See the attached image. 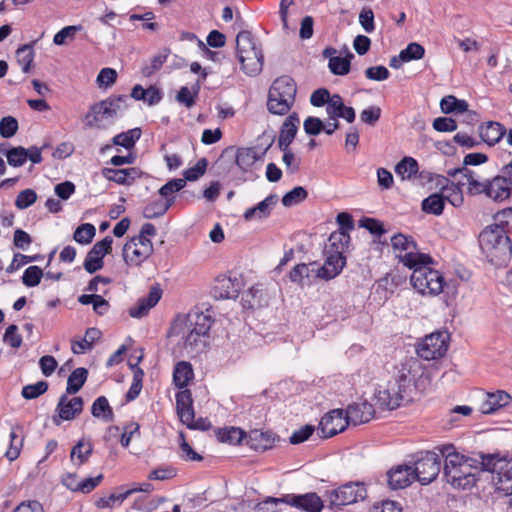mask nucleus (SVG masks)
<instances>
[{
    "instance_id": "nucleus-49",
    "label": "nucleus",
    "mask_w": 512,
    "mask_h": 512,
    "mask_svg": "<svg viewBox=\"0 0 512 512\" xmlns=\"http://www.w3.org/2000/svg\"><path fill=\"white\" fill-rule=\"evenodd\" d=\"M354 58V55L351 52L345 57H331L329 59V69L335 75H346L350 71L351 59Z\"/></svg>"
},
{
    "instance_id": "nucleus-51",
    "label": "nucleus",
    "mask_w": 512,
    "mask_h": 512,
    "mask_svg": "<svg viewBox=\"0 0 512 512\" xmlns=\"http://www.w3.org/2000/svg\"><path fill=\"white\" fill-rule=\"evenodd\" d=\"M141 137V129L134 128L130 129L126 132H122L113 138V143L115 145L122 146L126 149H131L134 147L135 142Z\"/></svg>"
},
{
    "instance_id": "nucleus-61",
    "label": "nucleus",
    "mask_w": 512,
    "mask_h": 512,
    "mask_svg": "<svg viewBox=\"0 0 512 512\" xmlns=\"http://www.w3.org/2000/svg\"><path fill=\"white\" fill-rule=\"evenodd\" d=\"M82 29L81 25L66 26L54 35L53 42L55 45H64L67 39L73 40L76 33Z\"/></svg>"
},
{
    "instance_id": "nucleus-25",
    "label": "nucleus",
    "mask_w": 512,
    "mask_h": 512,
    "mask_svg": "<svg viewBox=\"0 0 512 512\" xmlns=\"http://www.w3.org/2000/svg\"><path fill=\"white\" fill-rule=\"evenodd\" d=\"M300 118L296 112L291 113L280 127L278 137V147L280 150H286L296 137Z\"/></svg>"
},
{
    "instance_id": "nucleus-46",
    "label": "nucleus",
    "mask_w": 512,
    "mask_h": 512,
    "mask_svg": "<svg viewBox=\"0 0 512 512\" xmlns=\"http://www.w3.org/2000/svg\"><path fill=\"white\" fill-rule=\"evenodd\" d=\"M217 438L220 442L239 444L246 437L245 432L237 427H225L217 430Z\"/></svg>"
},
{
    "instance_id": "nucleus-54",
    "label": "nucleus",
    "mask_w": 512,
    "mask_h": 512,
    "mask_svg": "<svg viewBox=\"0 0 512 512\" xmlns=\"http://www.w3.org/2000/svg\"><path fill=\"white\" fill-rule=\"evenodd\" d=\"M311 276L316 277V270L310 269L309 266L305 263L297 264L290 272L289 279L298 284H303L305 278H310Z\"/></svg>"
},
{
    "instance_id": "nucleus-24",
    "label": "nucleus",
    "mask_w": 512,
    "mask_h": 512,
    "mask_svg": "<svg viewBox=\"0 0 512 512\" xmlns=\"http://www.w3.org/2000/svg\"><path fill=\"white\" fill-rule=\"evenodd\" d=\"M512 396L504 391L487 392L485 399L481 402L479 410L483 414H493L501 408L508 406Z\"/></svg>"
},
{
    "instance_id": "nucleus-50",
    "label": "nucleus",
    "mask_w": 512,
    "mask_h": 512,
    "mask_svg": "<svg viewBox=\"0 0 512 512\" xmlns=\"http://www.w3.org/2000/svg\"><path fill=\"white\" fill-rule=\"evenodd\" d=\"M419 169L418 162L412 157H404L395 167L397 175L403 179H410L417 174Z\"/></svg>"
},
{
    "instance_id": "nucleus-35",
    "label": "nucleus",
    "mask_w": 512,
    "mask_h": 512,
    "mask_svg": "<svg viewBox=\"0 0 512 512\" xmlns=\"http://www.w3.org/2000/svg\"><path fill=\"white\" fill-rule=\"evenodd\" d=\"M175 197L165 199H156L148 203L143 208V217L146 219H154L163 216L173 205Z\"/></svg>"
},
{
    "instance_id": "nucleus-16",
    "label": "nucleus",
    "mask_w": 512,
    "mask_h": 512,
    "mask_svg": "<svg viewBox=\"0 0 512 512\" xmlns=\"http://www.w3.org/2000/svg\"><path fill=\"white\" fill-rule=\"evenodd\" d=\"M349 425L343 409H333L325 414L320 423L318 430L322 438L333 437L341 433Z\"/></svg>"
},
{
    "instance_id": "nucleus-37",
    "label": "nucleus",
    "mask_w": 512,
    "mask_h": 512,
    "mask_svg": "<svg viewBox=\"0 0 512 512\" xmlns=\"http://www.w3.org/2000/svg\"><path fill=\"white\" fill-rule=\"evenodd\" d=\"M391 245L394 251L400 252V254L397 255L399 260L401 256H406L410 253L413 255L421 254L417 251L415 241L411 237H407L400 233L391 238Z\"/></svg>"
},
{
    "instance_id": "nucleus-19",
    "label": "nucleus",
    "mask_w": 512,
    "mask_h": 512,
    "mask_svg": "<svg viewBox=\"0 0 512 512\" xmlns=\"http://www.w3.org/2000/svg\"><path fill=\"white\" fill-rule=\"evenodd\" d=\"M481 461L477 464L481 465V469L484 471H488L491 473L497 474V482L499 488L502 490H507L509 487L504 488L503 483L507 482L505 479V472L509 470L512 464V461H507L503 458H499L497 454H488V455H480Z\"/></svg>"
},
{
    "instance_id": "nucleus-18",
    "label": "nucleus",
    "mask_w": 512,
    "mask_h": 512,
    "mask_svg": "<svg viewBox=\"0 0 512 512\" xmlns=\"http://www.w3.org/2000/svg\"><path fill=\"white\" fill-rule=\"evenodd\" d=\"M484 186L485 189L482 194L494 201H503L511 195L512 179L501 173L491 180L487 179Z\"/></svg>"
},
{
    "instance_id": "nucleus-11",
    "label": "nucleus",
    "mask_w": 512,
    "mask_h": 512,
    "mask_svg": "<svg viewBox=\"0 0 512 512\" xmlns=\"http://www.w3.org/2000/svg\"><path fill=\"white\" fill-rule=\"evenodd\" d=\"M367 497V489L362 482H348L329 492V506L341 507L362 501Z\"/></svg>"
},
{
    "instance_id": "nucleus-44",
    "label": "nucleus",
    "mask_w": 512,
    "mask_h": 512,
    "mask_svg": "<svg viewBox=\"0 0 512 512\" xmlns=\"http://www.w3.org/2000/svg\"><path fill=\"white\" fill-rule=\"evenodd\" d=\"M440 108L445 114L464 113L468 110V103L465 100L457 99L453 95H448L441 99Z\"/></svg>"
},
{
    "instance_id": "nucleus-36",
    "label": "nucleus",
    "mask_w": 512,
    "mask_h": 512,
    "mask_svg": "<svg viewBox=\"0 0 512 512\" xmlns=\"http://www.w3.org/2000/svg\"><path fill=\"white\" fill-rule=\"evenodd\" d=\"M438 184L443 185L442 192L444 194L445 201H448L454 207H459L463 203V195L461 191L462 185L458 183L455 185L451 183V186L448 187L449 179L444 176L438 177Z\"/></svg>"
},
{
    "instance_id": "nucleus-32",
    "label": "nucleus",
    "mask_w": 512,
    "mask_h": 512,
    "mask_svg": "<svg viewBox=\"0 0 512 512\" xmlns=\"http://www.w3.org/2000/svg\"><path fill=\"white\" fill-rule=\"evenodd\" d=\"M278 201L277 195L271 194L263 201L259 202L256 206L246 209L244 212V219L251 221L254 219H264L270 216L273 207Z\"/></svg>"
},
{
    "instance_id": "nucleus-39",
    "label": "nucleus",
    "mask_w": 512,
    "mask_h": 512,
    "mask_svg": "<svg viewBox=\"0 0 512 512\" xmlns=\"http://www.w3.org/2000/svg\"><path fill=\"white\" fill-rule=\"evenodd\" d=\"M101 332L97 328H88L85 332V336L81 341L72 342V351L74 354H82L87 350L93 348L94 343L100 339Z\"/></svg>"
},
{
    "instance_id": "nucleus-13",
    "label": "nucleus",
    "mask_w": 512,
    "mask_h": 512,
    "mask_svg": "<svg viewBox=\"0 0 512 512\" xmlns=\"http://www.w3.org/2000/svg\"><path fill=\"white\" fill-rule=\"evenodd\" d=\"M400 389L397 383L391 380L388 381L385 386H379L374 395L376 404L379 405L381 409L393 410L411 402L413 396L409 395L408 392L403 393V397L399 398L400 395L398 396V392H400Z\"/></svg>"
},
{
    "instance_id": "nucleus-15",
    "label": "nucleus",
    "mask_w": 512,
    "mask_h": 512,
    "mask_svg": "<svg viewBox=\"0 0 512 512\" xmlns=\"http://www.w3.org/2000/svg\"><path fill=\"white\" fill-rule=\"evenodd\" d=\"M280 500L303 512H322L324 502L315 492L305 494H286L280 497Z\"/></svg>"
},
{
    "instance_id": "nucleus-27",
    "label": "nucleus",
    "mask_w": 512,
    "mask_h": 512,
    "mask_svg": "<svg viewBox=\"0 0 512 512\" xmlns=\"http://www.w3.org/2000/svg\"><path fill=\"white\" fill-rule=\"evenodd\" d=\"M83 410V399L73 397L69 399L67 395H62L57 404L56 411L61 420L69 421L75 418Z\"/></svg>"
},
{
    "instance_id": "nucleus-23",
    "label": "nucleus",
    "mask_w": 512,
    "mask_h": 512,
    "mask_svg": "<svg viewBox=\"0 0 512 512\" xmlns=\"http://www.w3.org/2000/svg\"><path fill=\"white\" fill-rule=\"evenodd\" d=\"M102 175L119 185L130 186L142 176V172L136 167L123 169L105 167L102 169Z\"/></svg>"
},
{
    "instance_id": "nucleus-52",
    "label": "nucleus",
    "mask_w": 512,
    "mask_h": 512,
    "mask_svg": "<svg viewBox=\"0 0 512 512\" xmlns=\"http://www.w3.org/2000/svg\"><path fill=\"white\" fill-rule=\"evenodd\" d=\"M168 49H163L159 53L153 56L151 63L142 67L141 72L145 77L151 76L153 73L158 71L162 65L166 62L169 55Z\"/></svg>"
},
{
    "instance_id": "nucleus-26",
    "label": "nucleus",
    "mask_w": 512,
    "mask_h": 512,
    "mask_svg": "<svg viewBox=\"0 0 512 512\" xmlns=\"http://www.w3.org/2000/svg\"><path fill=\"white\" fill-rule=\"evenodd\" d=\"M388 485L391 489H403L408 487L414 480L412 466L399 465L387 472Z\"/></svg>"
},
{
    "instance_id": "nucleus-62",
    "label": "nucleus",
    "mask_w": 512,
    "mask_h": 512,
    "mask_svg": "<svg viewBox=\"0 0 512 512\" xmlns=\"http://www.w3.org/2000/svg\"><path fill=\"white\" fill-rule=\"evenodd\" d=\"M37 200V194L33 189H25L19 192L15 200V206L24 210L33 205Z\"/></svg>"
},
{
    "instance_id": "nucleus-7",
    "label": "nucleus",
    "mask_w": 512,
    "mask_h": 512,
    "mask_svg": "<svg viewBox=\"0 0 512 512\" xmlns=\"http://www.w3.org/2000/svg\"><path fill=\"white\" fill-rule=\"evenodd\" d=\"M236 52L243 72L258 75L263 69L264 55L249 31H240L236 37Z\"/></svg>"
},
{
    "instance_id": "nucleus-20",
    "label": "nucleus",
    "mask_w": 512,
    "mask_h": 512,
    "mask_svg": "<svg viewBox=\"0 0 512 512\" xmlns=\"http://www.w3.org/2000/svg\"><path fill=\"white\" fill-rule=\"evenodd\" d=\"M241 290V283L237 278L220 275L212 287V294L217 299H234Z\"/></svg>"
},
{
    "instance_id": "nucleus-38",
    "label": "nucleus",
    "mask_w": 512,
    "mask_h": 512,
    "mask_svg": "<svg viewBox=\"0 0 512 512\" xmlns=\"http://www.w3.org/2000/svg\"><path fill=\"white\" fill-rule=\"evenodd\" d=\"M194 372L191 363L187 361L178 362L173 370V382L178 388H185L193 379Z\"/></svg>"
},
{
    "instance_id": "nucleus-48",
    "label": "nucleus",
    "mask_w": 512,
    "mask_h": 512,
    "mask_svg": "<svg viewBox=\"0 0 512 512\" xmlns=\"http://www.w3.org/2000/svg\"><path fill=\"white\" fill-rule=\"evenodd\" d=\"M91 413L94 417H102L105 421H112L114 413L105 396L98 397L92 404Z\"/></svg>"
},
{
    "instance_id": "nucleus-56",
    "label": "nucleus",
    "mask_w": 512,
    "mask_h": 512,
    "mask_svg": "<svg viewBox=\"0 0 512 512\" xmlns=\"http://www.w3.org/2000/svg\"><path fill=\"white\" fill-rule=\"evenodd\" d=\"M307 196L308 193L305 188L297 186L283 196L282 204L285 207H291L304 201Z\"/></svg>"
},
{
    "instance_id": "nucleus-28",
    "label": "nucleus",
    "mask_w": 512,
    "mask_h": 512,
    "mask_svg": "<svg viewBox=\"0 0 512 512\" xmlns=\"http://www.w3.org/2000/svg\"><path fill=\"white\" fill-rule=\"evenodd\" d=\"M162 290L155 286L152 287L146 297L140 298L136 305L130 308L129 314L133 318H141L149 312L161 299Z\"/></svg>"
},
{
    "instance_id": "nucleus-57",
    "label": "nucleus",
    "mask_w": 512,
    "mask_h": 512,
    "mask_svg": "<svg viewBox=\"0 0 512 512\" xmlns=\"http://www.w3.org/2000/svg\"><path fill=\"white\" fill-rule=\"evenodd\" d=\"M425 49L424 47L416 42L409 43L405 49L401 50L400 58L402 61H412L419 60L424 57Z\"/></svg>"
},
{
    "instance_id": "nucleus-17",
    "label": "nucleus",
    "mask_w": 512,
    "mask_h": 512,
    "mask_svg": "<svg viewBox=\"0 0 512 512\" xmlns=\"http://www.w3.org/2000/svg\"><path fill=\"white\" fill-rule=\"evenodd\" d=\"M113 239L110 236H106L103 240L95 243L92 249L87 253L84 260V269L93 274L100 270L103 265V258L106 254L110 253L112 249Z\"/></svg>"
},
{
    "instance_id": "nucleus-2",
    "label": "nucleus",
    "mask_w": 512,
    "mask_h": 512,
    "mask_svg": "<svg viewBox=\"0 0 512 512\" xmlns=\"http://www.w3.org/2000/svg\"><path fill=\"white\" fill-rule=\"evenodd\" d=\"M400 262L413 272L410 282L422 295H438L444 289V277L431 267L433 258L428 254H408L400 257Z\"/></svg>"
},
{
    "instance_id": "nucleus-31",
    "label": "nucleus",
    "mask_w": 512,
    "mask_h": 512,
    "mask_svg": "<svg viewBox=\"0 0 512 512\" xmlns=\"http://www.w3.org/2000/svg\"><path fill=\"white\" fill-rule=\"evenodd\" d=\"M479 136L489 146L498 143L506 133L505 127L499 122L488 121L479 126Z\"/></svg>"
},
{
    "instance_id": "nucleus-30",
    "label": "nucleus",
    "mask_w": 512,
    "mask_h": 512,
    "mask_svg": "<svg viewBox=\"0 0 512 512\" xmlns=\"http://www.w3.org/2000/svg\"><path fill=\"white\" fill-rule=\"evenodd\" d=\"M149 257L147 245L140 247L135 240L130 239L123 247V258L128 265L140 266Z\"/></svg>"
},
{
    "instance_id": "nucleus-60",
    "label": "nucleus",
    "mask_w": 512,
    "mask_h": 512,
    "mask_svg": "<svg viewBox=\"0 0 512 512\" xmlns=\"http://www.w3.org/2000/svg\"><path fill=\"white\" fill-rule=\"evenodd\" d=\"M27 155V149L22 146L11 148L7 153V162L10 166L20 167L26 163Z\"/></svg>"
},
{
    "instance_id": "nucleus-14",
    "label": "nucleus",
    "mask_w": 512,
    "mask_h": 512,
    "mask_svg": "<svg viewBox=\"0 0 512 512\" xmlns=\"http://www.w3.org/2000/svg\"><path fill=\"white\" fill-rule=\"evenodd\" d=\"M449 177L458 181L459 185H468V193L470 195H480L485 189L487 178L482 177L479 173L468 167H459L447 171Z\"/></svg>"
},
{
    "instance_id": "nucleus-8",
    "label": "nucleus",
    "mask_w": 512,
    "mask_h": 512,
    "mask_svg": "<svg viewBox=\"0 0 512 512\" xmlns=\"http://www.w3.org/2000/svg\"><path fill=\"white\" fill-rule=\"evenodd\" d=\"M176 408L180 421L193 430H208L211 423L207 418H198L195 420L192 394L189 389H183L176 393Z\"/></svg>"
},
{
    "instance_id": "nucleus-43",
    "label": "nucleus",
    "mask_w": 512,
    "mask_h": 512,
    "mask_svg": "<svg viewBox=\"0 0 512 512\" xmlns=\"http://www.w3.org/2000/svg\"><path fill=\"white\" fill-rule=\"evenodd\" d=\"M88 377V370L83 367H79L72 371L67 380V394H75L77 393L84 383L86 382Z\"/></svg>"
},
{
    "instance_id": "nucleus-59",
    "label": "nucleus",
    "mask_w": 512,
    "mask_h": 512,
    "mask_svg": "<svg viewBox=\"0 0 512 512\" xmlns=\"http://www.w3.org/2000/svg\"><path fill=\"white\" fill-rule=\"evenodd\" d=\"M43 277V271L38 266H29L23 273L22 282L27 287L37 286L41 278Z\"/></svg>"
},
{
    "instance_id": "nucleus-29",
    "label": "nucleus",
    "mask_w": 512,
    "mask_h": 512,
    "mask_svg": "<svg viewBox=\"0 0 512 512\" xmlns=\"http://www.w3.org/2000/svg\"><path fill=\"white\" fill-rule=\"evenodd\" d=\"M276 436L271 431L251 430L247 435V445L255 451H266L273 447Z\"/></svg>"
},
{
    "instance_id": "nucleus-6",
    "label": "nucleus",
    "mask_w": 512,
    "mask_h": 512,
    "mask_svg": "<svg viewBox=\"0 0 512 512\" xmlns=\"http://www.w3.org/2000/svg\"><path fill=\"white\" fill-rule=\"evenodd\" d=\"M296 94L297 84L292 77L283 75L276 78L268 92V111L274 115H286L295 103Z\"/></svg>"
},
{
    "instance_id": "nucleus-40",
    "label": "nucleus",
    "mask_w": 512,
    "mask_h": 512,
    "mask_svg": "<svg viewBox=\"0 0 512 512\" xmlns=\"http://www.w3.org/2000/svg\"><path fill=\"white\" fill-rule=\"evenodd\" d=\"M9 437L10 445L5 455L10 461H14L19 457L23 447L22 427H12Z\"/></svg>"
},
{
    "instance_id": "nucleus-63",
    "label": "nucleus",
    "mask_w": 512,
    "mask_h": 512,
    "mask_svg": "<svg viewBox=\"0 0 512 512\" xmlns=\"http://www.w3.org/2000/svg\"><path fill=\"white\" fill-rule=\"evenodd\" d=\"M18 130V121L12 116L3 117L0 120V135L3 138L13 137Z\"/></svg>"
},
{
    "instance_id": "nucleus-22",
    "label": "nucleus",
    "mask_w": 512,
    "mask_h": 512,
    "mask_svg": "<svg viewBox=\"0 0 512 512\" xmlns=\"http://www.w3.org/2000/svg\"><path fill=\"white\" fill-rule=\"evenodd\" d=\"M374 413L373 405L367 401L350 404L346 411H344L348 423L353 425L369 422L373 418Z\"/></svg>"
},
{
    "instance_id": "nucleus-58",
    "label": "nucleus",
    "mask_w": 512,
    "mask_h": 512,
    "mask_svg": "<svg viewBox=\"0 0 512 512\" xmlns=\"http://www.w3.org/2000/svg\"><path fill=\"white\" fill-rule=\"evenodd\" d=\"M186 185V182L182 178H175L172 180H169L166 184H164L159 189V194L162 198L167 200V198L174 197L173 194L180 191L182 188H184Z\"/></svg>"
},
{
    "instance_id": "nucleus-9",
    "label": "nucleus",
    "mask_w": 512,
    "mask_h": 512,
    "mask_svg": "<svg viewBox=\"0 0 512 512\" xmlns=\"http://www.w3.org/2000/svg\"><path fill=\"white\" fill-rule=\"evenodd\" d=\"M441 454L434 451H422L417 454L414 462L413 473L415 480L422 485H427L436 479L441 470Z\"/></svg>"
},
{
    "instance_id": "nucleus-10",
    "label": "nucleus",
    "mask_w": 512,
    "mask_h": 512,
    "mask_svg": "<svg viewBox=\"0 0 512 512\" xmlns=\"http://www.w3.org/2000/svg\"><path fill=\"white\" fill-rule=\"evenodd\" d=\"M395 369L396 373L391 381L401 388L398 392L399 398L403 397L401 393L405 392L412 395L413 388L416 387V379L423 373L420 361L414 357L406 358Z\"/></svg>"
},
{
    "instance_id": "nucleus-12",
    "label": "nucleus",
    "mask_w": 512,
    "mask_h": 512,
    "mask_svg": "<svg viewBox=\"0 0 512 512\" xmlns=\"http://www.w3.org/2000/svg\"><path fill=\"white\" fill-rule=\"evenodd\" d=\"M448 339V334L442 332H434L425 336L417 345V355L424 360L443 357L448 349Z\"/></svg>"
},
{
    "instance_id": "nucleus-64",
    "label": "nucleus",
    "mask_w": 512,
    "mask_h": 512,
    "mask_svg": "<svg viewBox=\"0 0 512 512\" xmlns=\"http://www.w3.org/2000/svg\"><path fill=\"white\" fill-rule=\"evenodd\" d=\"M494 221L502 226L507 234L512 233V207L498 211L494 215Z\"/></svg>"
},
{
    "instance_id": "nucleus-33",
    "label": "nucleus",
    "mask_w": 512,
    "mask_h": 512,
    "mask_svg": "<svg viewBox=\"0 0 512 512\" xmlns=\"http://www.w3.org/2000/svg\"><path fill=\"white\" fill-rule=\"evenodd\" d=\"M272 142L264 149L261 154H258L254 148H240L236 154V165L244 172L248 171L257 160L261 159L266 151L270 148Z\"/></svg>"
},
{
    "instance_id": "nucleus-21",
    "label": "nucleus",
    "mask_w": 512,
    "mask_h": 512,
    "mask_svg": "<svg viewBox=\"0 0 512 512\" xmlns=\"http://www.w3.org/2000/svg\"><path fill=\"white\" fill-rule=\"evenodd\" d=\"M327 254L324 265L316 269V277L330 280L339 275L345 266V257L339 252L325 250Z\"/></svg>"
},
{
    "instance_id": "nucleus-42",
    "label": "nucleus",
    "mask_w": 512,
    "mask_h": 512,
    "mask_svg": "<svg viewBox=\"0 0 512 512\" xmlns=\"http://www.w3.org/2000/svg\"><path fill=\"white\" fill-rule=\"evenodd\" d=\"M33 46L34 42L24 44L16 51L17 62L22 67V71L24 73H28L31 70V65L35 57Z\"/></svg>"
},
{
    "instance_id": "nucleus-47",
    "label": "nucleus",
    "mask_w": 512,
    "mask_h": 512,
    "mask_svg": "<svg viewBox=\"0 0 512 512\" xmlns=\"http://www.w3.org/2000/svg\"><path fill=\"white\" fill-rule=\"evenodd\" d=\"M200 91V81H197L191 89L183 86L180 88L176 95V100L184 105L186 108H191L196 103V97L198 96Z\"/></svg>"
},
{
    "instance_id": "nucleus-4",
    "label": "nucleus",
    "mask_w": 512,
    "mask_h": 512,
    "mask_svg": "<svg viewBox=\"0 0 512 512\" xmlns=\"http://www.w3.org/2000/svg\"><path fill=\"white\" fill-rule=\"evenodd\" d=\"M128 101V95H113L93 104L84 116L86 127L105 129L127 110Z\"/></svg>"
},
{
    "instance_id": "nucleus-53",
    "label": "nucleus",
    "mask_w": 512,
    "mask_h": 512,
    "mask_svg": "<svg viewBox=\"0 0 512 512\" xmlns=\"http://www.w3.org/2000/svg\"><path fill=\"white\" fill-rule=\"evenodd\" d=\"M132 493L133 490H127L119 494L113 493L110 494L109 496L100 497L95 504L98 508H112L116 504L121 505L123 501L127 499Z\"/></svg>"
},
{
    "instance_id": "nucleus-5",
    "label": "nucleus",
    "mask_w": 512,
    "mask_h": 512,
    "mask_svg": "<svg viewBox=\"0 0 512 512\" xmlns=\"http://www.w3.org/2000/svg\"><path fill=\"white\" fill-rule=\"evenodd\" d=\"M479 245L483 253L495 264L506 262L512 253L510 237L496 222L480 232Z\"/></svg>"
},
{
    "instance_id": "nucleus-3",
    "label": "nucleus",
    "mask_w": 512,
    "mask_h": 512,
    "mask_svg": "<svg viewBox=\"0 0 512 512\" xmlns=\"http://www.w3.org/2000/svg\"><path fill=\"white\" fill-rule=\"evenodd\" d=\"M439 452L444 458L443 474L448 483L462 489L475 485L478 460L459 454L453 445L443 446Z\"/></svg>"
},
{
    "instance_id": "nucleus-55",
    "label": "nucleus",
    "mask_w": 512,
    "mask_h": 512,
    "mask_svg": "<svg viewBox=\"0 0 512 512\" xmlns=\"http://www.w3.org/2000/svg\"><path fill=\"white\" fill-rule=\"evenodd\" d=\"M96 234L95 227L90 223H84L77 227L73 238L80 244H89Z\"/></svg>"
},
{
    "instance_id": "nucleus-45",
    "label": "nucleus",
    "mask_w": 512,
    "mask_h": 512,
    "mask_svg": "<svg viewBox=\"0 0 512 512\" xmlns=\"http://www.w3.org/2000/svg\"><path fill=\"white\" fill-rule=\"evenodd\" d=\"M327 251L344 253L350 242L349 233L346 231H335L328 238Z\"/></svg>"
},
{
    "instance_id": "nucleus-34",
    "label": "nucleus",
    "mask_w": 512,
    "mask_h": 512,
    "mask_svg": "<svg viewBox=\"0 0 512 512\" xmlns=\"http://www.w3.org/2000/svg\"><path fill=\"white\" fill-rule=\"evenodd\" d=\"M93 453V444L90 440L81 439L71 449L70 459L77 467L85 464Z\"/></svg>"
},
{
    "instance_id": "nucleus-41",
    "label": "nucleus",
    "mask_w": 512,
    "mask_h": 512,
    "mask_svg": "<svg viewBox=\"0 0 512 512\" xmlns=\"http://www.w3.org/2000/svg\"><path fill=\"white\" fill-rule=\"evenodd\" d=\"M445 206L443 192L434 193L422 201V210L433 215H441Z\"/></svg>"
},
{
    "instance_id": "nucleus-1",
    "label": "nucleus",
    "mask_w": 512,
    "mask_h": 512,
    "mask_svg": "<svg viewBox=\"0 0 512 512\" xmlns=\"http://www.w3.org/2000/svg\"><path fill=\"white\" fill-rule=\"evenodd\" d=\"M214 320L210 314L191 310L178 315L169 330V336L179 337L183 346L190 352H200L207 345L209 331Z\"/></svg>"
}]
</instances>
